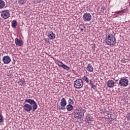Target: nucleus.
Listing matches in <instances>:
<instances>
[{"mask_svg":"<svg viewBox=\"0 0 130 130\" xmlns=\"http://www.w3.org/2000/svg\"><path fill=\"white\" fill-rule=\"evenodd\" d=\"M105 42L108 45H114V44H116L115 36L112 34H108L106 36Z\"/></svg>","mask_w":130,"mask_h":130,"instance_id":"f257e3e1","label":"nucleus"},{"mask_svg":"<svg viewBox=\"0 0 130 130\" xmlns=\"http://www.w3.org/2000/svg\"><path fill=\"white\" fill-rule=\"evenodd\" d=\"M86 111L84 110V109L78 108L75 110V113L74 117L75 118H81L84 117V114Z\"/></svg>","mask_w":130,"mask_h":130,"instance_id":"f03ea898","label":"nucleus"},{"mask_svg":"<svg viewBox=\"0 0 130 130\" xmlns=\"http://www.w3.org/2000/svg\"><path fill=\"white\" fill-rule=\"evenodd\" d=\"M74 86L76 89H81L84 86V82L81 79H78L74 81Z\"/></svg>","mask_w":130,"mask_h":130,"instance_id":"7ed1b4c3","label":"nucleus"},{"mask_svg":"<svg viewBox=\"0 0 130 130\" xmlns=\"http://www.w3.org/2000/svg\"><path fill=\"white\" fill-rule=\"evenodd\" d=\"M24 103H29V104H30L29 105H32V111H35V110L37 109V104H36V102L34 100L31 99H26Z\"/></svg>","mask_w":130,"mask_h":130,"instance_id":"20e7f679","label":"nucleus"},{"mask_svg":"<svg viewBox=\"0 0 130 130\" xmlns=\"http://www.w3.org/2000/svg\"><path fill=\"white\" fill-rule=\"evenodd\" d=\"M118 85L120 87H126L128 85V79L126 78H121L119 81Z\"/></svg>","mask_w":130,"mask_h":130,"instance_id":"39448f33","label":"nucleus"},{"mask_svg":"<svg viewBox=\"0 0 130 130\" xmlns=\"http://www.w3.org/2000/svg\"><path fill=\"white\" fill-rule=\"evenodd\" d=\"M83 19L84 22H90L92 20V15L89 13H85L83 14Z\"/></svg>","mask_w":130,"mask_h":130,"instance_id":"423d86ee","label":"nucleus"},{"mask_svg":"<svg viewBox=\"0 0 130 130\" xmlns=\"http://www.w3.org/2000/svg\"><path fill=\"white\" fill-rule=\"evenodd\" d=\"M1 15L2 18H3V19H4L5 20H6V19H9L10 16V12L8 10L2 11L1 12Z\"/></svg>","mask_w":130,"mask_h":130,"instance_id":"0eeeda50","label":"nucleus"},{"mask_svg":"<svg viewBox=\"0 0 130 130\" xmlns=\"http://www.w3.org/2000/svg\"><path fill=\"white\" fill-rule=\"evenodd\" d=\"M22 107L23 108V110L26 112H30V111H31L33 109V107L29 104H24Z\"/></svg>","mask_w":130,"mask_h":130,"instance_id":"6e6552de","label":"nucleus"},{"mask_svg":"<svg viewBox=\"0 0 130 130\" xmlns=\"http://www.w3.org/2000/svg\"><path fill=\"white\" fill-rule=\"evenodd\" d=\"M2 60L4 64H9L11 61V58L8 56H4L3 57Z\"/></svg>","mask_w":130,"mask_h":130,"instance_id":"1a4fd4ad","label":"nucleus"},{"mask_svg":"<svg viewBox=\"0 0 130 130\" xmlns=\"http://www.w3.org/2000/svg\"><path fill=\"white\" fill-rule=\"evenodd\" d=\"M115 85V82L113 80H108L107 82V86L108 88H113Z\"/></svg>","mask_w":130,"mask_h":130,"instance_id":"9d476101","label":"nucleus"},{"mask_svg":"<svg viewBox=\"0 0 130 130\" xmlns=\"http://www.w3.org/2000/svg\"><path fill=\"white\" fill-rule=\"evenodd\" d=\"M47 36L51 40H53L55 38V34L51 31L47 32Z\"/></svg>","mask_w":130,"mask_h":130,"instance_id":"9b49d317","label":"nucleus"},{"mask_svg":"<svg viewBox=\"0 0 130 130\" xmlns=\"http://www.w3.org/2000/svg\"><path fill=\"white\" fill-rule=\"evenodd\" d=\"M15 43L17 46H22L23 45V41L17 38L15 39Z\"/></svg>","mask_w":130,"mask_h":130,"instance_id":"f8f14e48","label":"nucleus"},{"mask_svg":"<svg viewBox=\"0 0 130 130\" xmlns=\"http://www.w3.org/2000/svg\"><path fill=\"white\" fill-rule=\"evenodd\" d=\"M86 70L87 72H89V73H93V71H94V68H93V66L91 64V63H89L87 65Z\"/></svg>","mask_w":130,"mask_h":130,"instance_id":"ddd939ff","label":"nucleus"},{"mask_svg":"<svg viewBox=\"0 0 130 130\" xmlns=\"http://www.w3.org/2000/svg\"><path fill=\"white\" fill-rule=\"evenodd\" d=\"M60 104L62 107H66V106H67V100L64 99V98H62Z\"/></svg>","mask_w":130,"mask_h":130,"instance_id":"4468645a","label":"nucleus"},{"mask_svg":"<svg viewBox=\"0 0 130 130\" xmlns=\"http://www.w3.org/2000/svg\"><path fill=\"white\" fill-rule=\"evenodd\" d=\"M86 122L91 123L93 121V117L90 115H87L86 118Z\"/></svg>","mask_w":130,"mask_h":130,"instance_id":"2eb2a0df","label":"nucleus"},{"mask_svg":"<svg viewBox=\"0 0 130 130\" xmlns=\"http://www.w3.org/2000/svg\"><path fill=\"white\" fill-rule=\"evenodd\" d=\"M73 108H74V107H73V105L70 104L68 105L66 107V109L68 111H72V110H73Z\"/></svg>","mask_w":130,"mask_h":130,"instance_id":"dca6fc26","label":"nucleus"},{"mask_svg":"<svg viewBox=\"0 0 130 130\" xmlns=\"http://www.w3.org/2000/svg\"><path fill=\"white\" fill-rule=\"evenodd\" d=\"M5 6H6L5 2L3 0H0V9H4Z\"/></svg>","mask_w":130,"mask_h":130,"instance_id":"f3484780","label":"nucleus"},{"mask_svg":"<svg viewBox=\"0 0 130 130\" xmlns=\"http://www.w3.org/2000/svg\"><path fill=\"white\" fill-rule=\"evenodd\" d=\"M116 13H118V15L119 16H121V15H123V14H124L125 13V10H121L119 11L116 12Z\"/></svg>","mask_w":130,"mask_h":130,"instance_id":"a211bd4d","label":"nucleus"},{"mask_svg":"<svg viewBox=\"0 0 130 130\" xmlns=\"http://www.w3.org/2000/svg\"><path fill=\"white\" fill-rule=\"evenodd\" d=\"M82 80L87 84H89V78L87 76H84L82 77Z\"/></svg>","mask_w":130,"mask_h":130,"instance_id":"6ab92c4d","label":"nucleus"},{"mask_svg":"<svg viewBox=\"0 0 130 130\" xmlns=\"http://www.w3.org/2000/svg\"><path fill=\"white\" fill-rule=\"evenodd\" d=\"M12 27L13 28H16L17 27V21L16 20H13L12 22Z\"/></svg>","mask_w":130,"mask_h":130,"instance_id":"aec40b11","label":"nucleus"},{"mask_svg":"<svg viewBox=\"0 0 130 130\" xmlns=\"http://www.w3.org/2000/svg\"><path fill=\"white\" fill-rule=\"evenodd\" d=\"M26 4V0H18L19 5H25Z\"/></svg>","mask_w":130,"mask_h":130,"instance_id":"412c9836","label":"nucleus"},{"mask_svg":"<svg viewBox=\"0 0 130 130\" xmlns=\"http://www.w3.org/2000/svg\"><path fill=\"white\" fill-rule=\"evenodd\" d=\"M62 68L63 69H64V70H66L67 71H69V70H70V68H69V67H68V66L66 65V64H63V66H62Z\"/></svg>","mask_w":130,"mask_h":130,"instance_id":"4be33fe9","label":"nucleus"},{"mask_svg":"<svg viewBox=\"0 0 130 130\" xmlns=\"http://www.w3.org/2000/svg\"><path fill=\"white\" fill-rule=\"evenodd\" d=\"M19 85L20 86H23L25 84V80H20L18 81Z\"/></svg>","mask_w":130,"mask_h":130,"instance_id":"5701e85b","label":"nucleus"},{"mask_svg":"<svg viewBox=\"0 0 130 130\" xmlns=\"http://www.w3.org/2000/svg\"><path fill=\"white\" fill-rule=\"evenodd\" d=\"M57 66H58V67H61V68H62V66H63L64 64L61 61H58L57 62Z\"/></svg>","mask_w":130,"mask_h":130,"instance_id":"b1692460","label":"nucleus"},{"mask_svg":"<svg viewBox=\"0 0 130 130\" xmlns=\"http://www.w3.org/2000/svg\"><path fill=\"white\" fill-rule=\"evenodd\" d=\"M68 102H69V104L73 105V104H74V100L70 98L68 100Z\"/></svg>","mask_w":130,"mask_h":130,"instance_id":"393cba45","label":"nucleus"},{"mask_svg":"<svg viewBox=\"0 0 130 130\" xmlns=\"http://www.w3.org/2000/svg\"><path fill=\"white\" fill-rule=\"evenodd\" d=\"M57 108H58L59 110H64L66 109L65 107H62L61 106H57Z\"/></svg>","mask_w":130,"mask_h":130,"instance_id":"a878e982","label":"nucleus"},{"mask_svg":"<svg viewBox=\"0 0 130 130\" xmlns=\"http://www.w3.org/2000/svg\"><path fill=\"white\" fill-rule=\"evenodd\" d=\"M3 119H4V116H3V115H0V123L3 122Z\"/></svg>","mask_w":130,"mask_h":130,"instance_id":"bb28decb","label":"nucleus"},{"mask_svg":"<svg viewBox=\"0 0 130 130\" xmlns=\"http://www.w3.org/2000/svg\"><path fill=\"white\" fill-rule=\"evenodd\" d=\"M126 118H127V120L130 121V113L127 114Z\"/></svg>","mask_w":130,"mask_h":130,"instance_id":"cd10ccee","label":"nucleus"},{"mask_svg":"<svg viewBox=\"0 0 130 130\" xmlns=\"http://www.w3.org/2000/svg\"><path fill=\"white\" fill-rule=\"evenodd\" d=\"M37 2L38 4H40V3H42V2H44L45 0H35Z\"/></svg>","mask_w":130,"mask_h":130,"instance_id":"c85d7f7f","label":"nucleus"},{"mask_svg":"<svg viewBox=\"0 0 130 130\" xmlns=\"http://www.w3.org/2000/svg\"><path fill=\"white\" fill-rule=\"evenodd\" d=\"M44 40H45V41L46 42H48V43H49V38H45V39H44Z\"/></svg>","mask_w":130,"mask_h":130,"instance_id":"c756f323","label":"nucleus"},{"mask_svg":"<svg viewBox=\"0 0 130 130\" xmlns=\"http://www.w3.org/2000/svg\"><path fill=\"white\" fill-rule=\"evenodd\" d=\"M91 88H92V89H93L94 90H95V88H96V86L94 84H92V85H91Z\"/></svg>","mask_w":130,"mask_h":130,"instance_id":"7c9ffc66","label":"nucleus"},{"mask_svg":"<svg viewBox=\"0 0 130 130\" xmlns=\"http://www.w3.org/2000/svg\"><path fill=\"white\" fill-rule=\"evenodd\" d=\"M89 84H90V85H91V86L92 85H93L94 84V83H93V81H92V80H89Z\"/></svg>","mask_w":130,"mask_h":130,"instance_id":"2f4dec72","label":"nucleus"},{"mask_svg":"<svg viewBox=\"0 0 130 130\" xmlns=\"http://www.w3.org/2000/svg\"><path fill=\"white\" fill-rule=\"evenodd\" d=\"M101 10H102V11H105V10H106V8L104 7H102L101 8Z\"/></svg>","mask_w":130,"mask_h":130,"instance_id":"473e14b6","label":"nucleus"},{"mask_svg":"<svg viewBox=\"0 0 130 130\" xmlns=\"http://www.w3.org/2000/svg\"><path fill=\"white\" fill-rule=\"evenodd\" d=\"M80 31L81 32H83V31H84V29H83L82 28H80Z\"/></svg>","mask_w":130,"mask_h":130,"instance_id":"72a5a7b5","label":"nucleus"},{"mask_svg":"<svg viewBox=\"0 0 130 130\" xmlns=\"http://www.w3.org/2000/svg\"><path fill=\"white\" fill-rule=\"evenodd\" d=\"M119 15L118 14H117L116 17H118Z\"/></svg>","mask_w":130,"mask_h":130,"instance_id":"f704fd0d","label":"nucleus"}]
</instances>
